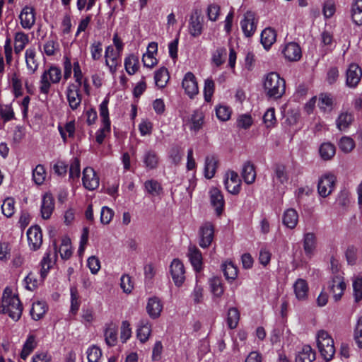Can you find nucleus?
I'll list each match as a JSON object with an SVG mask.
<instances>
[{
  "label": "nucleus",
  "instance_id": "obj_17",
  "mask_svg": "<svg viewBox=\"0 0 362 362\" xmlns=\"http://www.w3.org/2000/svg\"><path fill=\"white\" fill-rule=\"evenodd\" d=\"M281 53L284 58L289 62L299 61L302 57L301 49L296 42H289L285 45Z\"/></svg>",
  "mask_w": 362,
  "mask_h": 362
},
{
  "label": "nucleus",
  "instance_id": "obj_26",
  "mask_svg": "<svg viewBox=\"0 0 362 362\" xmlns=\"http://www.w3.org/2000/svg\"><path fill=\"white\" fill-rule=\"evenodd\" d=\"M211 205L214 207L217 215H221L224 208V199L221 192L216 187L209 192Z\"/></svg>",
  "mask_w": 362,
  "mask_h": 362
},
{
  "label": "nucleus",
  "instance_id": "obj_43",
  "mask_svg": "<svg viewBox=\"0 0 362 362\" xmlns=\"http://www.w3.org/2000/svg\"><path fill=\"white\" fill-rule=\"evenodd\" d=\"M320 157L324 160L332 159L336 153V148L334 144L330 142L322 143L319 148Z\"/></svg>",
  "mask_w": 362,
  "mask_h": 362
},
{
  "label": "nucleus",
  "instance_id": "obj_1",
  "mask_svg": "<svg viewBox=\"0 0 362 362\" xmlns=\"http://www.w3.org/2000/svg\"><path fill=\"white\" fill-rule=\"evenodd\" d=\"M2 313L7 314L13 321H18L22 315L23 305L17 296L6 287L2 295Z\"/></svg>",
  "mask_w": 362,
  "mask_h": 362
},
{
  "label": "nucleus",
  "instance_id": "obj_27",
  "mask_svg": "<svg viewBox=\"0 0 362 362\" xmlns=\"http://www.w3.org/2000/svg\"><path fill=\"white\" fill-rule=\"evenodd\" d=\"M124 66L129 75L135 74L140 68L139 56L135 54H127L124 59Z\"/></svg>",
  "mask_w": 362,
  "mask_h": 362
},
{
  "label": "nucleus",
  "instance_id": "obj_35",
  "mask_svg": "<svg viewBox=\"0 0 362 362\" xmlns=\"http://www.w3.org/2000/svg\"><path fill=\"white\" fill-rule=\"evenodd\" d=\"M298 222V214L294 209H286L283 214V223L288 228H294Z\"/></svg>",
  "mask_w": 362,
  "mask_h": 362
},
{
  "label": "nucleus",
  "instance_id": "obj_38",
  "mask_svg": "<svg viewBox=\"0 0 362 362\" xmlns=\"http://www.w3.org/2000/svg\"><path fill=\"white\" fill-rule=\"evenodd\" d=\"M321 45L323 49V55L331 52L336 46V42L333 39V36L327 31H324L321 34Z\"/></svg>",
  "mask_w": 362,
  "mask_h": 362
},
{
  "label": "nucleus",
  "instance_id": "obj_2",
  "mask_svg": "<svg viewBox=\"0 0 362 362\" xmlns=\"http://www.w3.org/2000/svg\"><path fill=\"white\" fill-rule=\"evenodd\" d=\"M263 85L266 95L269 98L279 99L285 93V80L276 72H270L267 74Z\"/></svg>",
  "mask_w": 362,
  "mask_h": 362
},
{
  "label": "nucleus",
  "instance_id": "obj_55",
  "mask_svg": "<svg viewBox=\"0 0 362 362\" xmlns=\"http://www.w3.org/2000/svg\"><path fill=\"white\" fill-rule=\"evenodd\" d=\"M2 214L8 217H11L15 213V201L11 197L6 198L1 205Z\"/></svg>",
  "mask_w": 362,
  "mask_h": 362
},
{
  "label": "nucleus",
  "instance_id": "obj_28",
  "mask_svg": "<svg viewBox=\"0 0 362 362\" xmlns=\"http://www.w3.org/2000/svg\"><path fill=\"white\" fill-rule=\"evenodd\" d=\"M296 298L298 300H305L308 296L309 287L307 281L303 279H297L293 286Z\"/></svg>",
  "mask_w": 362,
  "mask_h": 362
},
{
  "label": "nucleus",
  "instance_id": "obj_20",
  "mask_svg": "<svg viewBox=\"0 0 362 362\" xmlns=\"http://www.w3.org/2000/svg\"><path fill=\"white\" fill-rule=\"evenodd\" d=\"M54 209V199L49 192L45 193L42 198L40 213L43 219L50 218Z\"/></svg>",
  "mask_w": 362,
  "mask_h": 362
},
{
  "label": "nucleus",
  "instance_id": "obj_24",
  "mask_svg": "<svg viewBox=\"0 0 362 362\" xmlns=\"http://www.w3.org/2000/svg\"><path fill=\"white\" fill-rule=\"evenodd\" d=\"M346 85L349 87H356L359 83L362 70L356 64H351L346 70Z\"/></svg>",
  "mask_w": 362,
  "mask_h": 362
},
{
  "label": "nucleus",
  "instance_id": "obj_44",
  "mask_svg": "<svg viewBox=\"0 0 362 362\" xmlns=\"http://www.w3.org/2000/svg\"><path fill=\"white\" fill-rule=\"evenodd\" d=\"M217 160L213 156H208L205 159L204 175L206 178H212L216 173L217 168Z\"/></svg>",
  "mask_w": 362,
  "mask_h": 362
},
{
  "label": "nucleus",
  "instance_id": "obj_41",
  "mask_svg": "<svg viewBox=\"0 0 362 362\" xmlns=\"http://www.w3.org/2000/svg\"><path fill=\"white\" fill-rule=\"evenodd\" d=\"M242 176L247 184H252L256 178V172L254 165L250 162L244 163L242 170Z\"/></svg>",
  "mask_w": 362,
  "mask_h": 362
},
{
  "label": "nucleus",
  "instance_id": "obj_57",
  "mask_svg": "<svg viewBox=\"0 0 362 362\" xmlns=\"http://www.w3.org/2000/svg\"><path fill=\"white\" fill-rule=\"evenodd\" d=\"M225 277L228 280H234L238 276V269L232 262H226L222 265Z\"/></svg>",
  "mask_w": 362,
  "mask_h": 362
},
{
  "label": "nucleus",
  "instance_id": "obj_48",
  "mask_svg": "<svg viewBox=\"0 0 362 362\" xmlns=\"http://www.w3.org/2000/svg\"><path fill=\"white\" fill-rule=\"evenodd\" d=\"M318 107L325 113L330 112L333 109L332 98L327 93L320 94L318 99Z\"/></svg>",
  "mask_w": 362,
  "mask_h": 362
},
{
  "label": "nucleus",
  "instance_id": "obj_13",
  "mask_svg": "<svg viewBox=\"0 0 362 362\" xmlns=\"http://www.w3.org/2000/svg\"><path fill=\"white\" fill-rule=\"evenodd\" d=\"M80 86L71 83L68 86L66 95L69 105L72 110H77L81 103L82 95Z\"/></svg>",
  "mask_w": 362,
  "mask_h": 362
},
{
  "label": "nucleus",
  "instance_id": "obj_52",
  "mask_svg": "<svg viewBox=\"0 0 362 362\" xmlns=\"http://www.w3.org/2000/svg\"><path fill=\"white\" fill-rule=\"evenodd\" d=\"M71 295V308L70 311L75 315L79 309L81 305L80 296L76 286L70 288Z\"/></svg>",
  "mask_w": 362,
  "mask_h": 362
},
{
  "label": "nucleus",
  "instance_id": "obj_23",
  "mask_svg": "<svg viewBox=\"0 0 362 362\" xmlns=\"http://www.w3.org/2000/svg\"><path fill=\"white\" fill-rule=\"evenodd\" d=\"M21 25L24 29L30 30L35 22V9L32 6H25L19 16Z\"/></svg>",
  "mask_w": 362,
  "mask_h": 362
},
{
  "label": "nucleus",
  "instance_id": "obj_31",
  "mask_svg": "<svg viewBox=\"0 0 362 362\" xmlns=\"http://www.w3.org/2000/svg\"><path fill=\"white\" fill-rule=\"evenodd\" d=\"M289 180L286 167L281 164L276 165L274 168V175L273 177V182L274 185H284L288 183Z\"/></svg>",
  "mask_w": 362,
  "mask_h": 362
},
{
  "label": "nucleus",
  "instance_id": "obj_3",
  "mask_svg": "<svg viewBox=\"0 0 362 362\" xmlns=\"http://www.w3.org/2000/svg\"><path fill=\"white\" fill-rule=\"evenodd\" d=\"M62 78L61 69L56 65H50L42 73L39 81V90L42 94L47 95L52 84H57Z\"/></svg>",
  "mask_w": 362,
  "mask_h": 362
},
{
  "label": "nucleus",
  "instance_id": "obj_14",
  "mask_svg": "<svg viewBox=\"0 0 362 362\" xmlns=\"http://www.w3.org/2000/svg\"><path fill=\"white\" fill-rule=\"evenodd\" d=\"M224 185L229 193L233 194H238L241 185V180L238 174L233 170L228 171L225 175Z\"/></svg>",
  "mask_w": 362,
  "mask_h": 362
},
{
  "label": "nucleus",
  "instance_id": "obj_30",
  "mask_svg": "<svg viewBox=\"0 0 362 362\" xmlns=\"http://www.w3.org/2000/svg\"><path fill=\"white\" fill-rule=\"evenodd\" d=\"M163 310V305L159 298L153 297L148 299L146 310L151 318H157L160 316Z\"/></svg>",
  "mask_w": 362,
  "mask_h": 362
},
{
  "label": "nucleus",
  "instance_id": "obj_5",
  "mask_svg": "<svg viewBox=\"0 0 362 362\" xmlns=\"http://www.w3.org/2000/svg\"><path fill=\"white\" fill-rule=\"evenodd\" d=\"M346 288V284L344 278L341 274L334 275L328 282L327 289L332 294L335 301L341 299Z\"/></svg>",
  "mask_w": 362,
  "mask_h": 362
},
{
  "label": "nucleus",
  "instance_id": "obj_15",
  "mask_svg": "<svg viewBox=\"0 0 362 362\" xmlns=\"http://www.w3.org/2000/svg\"><path fill=\"white\" fill-rule=\"evenodd\" d=\"M204 115L201 110H195L188 118H183L184 124L191 131L199 132L204 124Z\"/></svg>",
  "mask_w": 362,
  "mask_h": 362
},
{
  "label": "nucleus",
  "instance_id": "obj_34",
  "mask_svg": "<svg viewBox=\"0 0 362 362\" xmlns=\"http://www.w3.org/2000/svg\"><path fill=\"white\" fill-rule=\"evenodd\" d=\"M188 257L194 269L199 271L202 265V255L200 250L195 246H189Z\"/></svg>",
  "mask_w": 362,
  "mask_h": 362
},
{
  "label": "nucleus",
  "instance_id": "obj_54",
  "mask_svg": "<svg viewBox=\"0 0 362 362\" xmlns=\"http://www.w3.org/2000/svg\"><path fill=\"white\" fill-rule=\"evenodd\" d=\"M46 178V170L42 165H37L33 170V180L37 185L44 183Z\"/></svg>",
  "mask_w": 362,
  "mask_h": 362
},
{
  "label": "nucleus",
  "instance_id": "obj_56",
  "mask_svg": "<svg viewBox=\"0 0 362 362\" xmlns=\"http://www.w3.org/2000/svg\"><path fill=\"white\" fill-rule=\"evenodd\" d=\"M0 117L4 122L15 119V113L11 105H0Z\"/></svg>",
  "mask_w": 362,
  "mask_h": 362
},
{
  "label": "nucleus",
  "instance_id": "obj_29",
  "mask_svg": "<svg viewBox=\"0 0 362 362\" xmlns=\"http://www.w3.org/2000/svg\"><path fill=\"white\" fill-rule=\"evenodd\" d=\"M59 252L62 259H67L72 255V250L71 245V240L68 237H64L62 239L61 245L57 250L56 245H54V257H56L57 252Z\"/></svg>",
  "mask_w": 362,
  "mask_h": 362
},
{
  "label": "nucleus",
  "instance_id": "obj_45",
  "mask_svg": "<svg viewBox=\"0 0 362 362\" xmlns=\"http://www.w3.org/2000/svg\"><path fill=\"white\" fill-rule=\"evenodd\" d=\"M145 190L150 195L156 197L163 192V187L159 182L156 180H148L144 182Z\"/></svg>",
  "mask_w": 362,
  "mask_h": 362
},
{
  "label": "nucleus",
  "instance_id": "obj_42",
  "mask_svg": "<svg viewBox=\"0 0 362 362\" xmlns=\"http://www.w3.org/2000/svg\"><path fill=\"white\" fill-rule=\"evenodd\" d=\"M315 359V354L312 348L305 345L296 357V362H313Z\"/></svg>",
  "mask_w": 362,
  "mask_h": 362
},
{
  "label": "nucleus",
  "instance_id": "obj_4",
  "mask_svg": "<svg viewBox=\"0 0 362 362\" xmlns=\"http://www.w3.org/2000/svg\"><path fill=\"white\" fill-rule=\"evenodd\" d=\"M318 350L326 361H330L335 353L334 340L325 330H320L316 336Z\"/></svg>",
  "mask_w": 362,
  "mask_h": 362
},
{
  "label": "nucleus",
  "instance_id": "obj_51",
  "mask_svg": "<svg viewBox=\"0 0 362 362\" xmlns=\"http://www.w3.org/2000/svg\"><path fill=\"white\" fill-rule=\"evenodd\" d=\"M154 78L156 85L158 87L164 88L169 80L168 69L165 67L160 68L156 71Z\"/></svg>",
  "mask_w": 362,
  "mask_h": 362
},
{
  "label": "nucleus",
  "instance_id": "obj_60",
  "mask_svg": "<svg viewBox=\"0 0 362 362\" xmlns=\"http://www.w3.org/2000/svg\"><path fill=\"white\" fill-rule=\"evenodd\" d=\"M88 362H101L102 351L96 346H92L87 349Z\"/></svg>",
  "mask_w": 362,
  "mask_h": 362
},
{
  "label": "nucleus",
  "instance_id": "obj_61",
  "mask_svg": "<svg viewBox=\"0 0 362 362\" xmlns=\"http://www.w3.org/2000/svg\"><path fill=\"white\" fill-rule=\"evenodd\" d=\"M215 85L211 78H206L204 81V97L206 102L211 100L213 94L214 93Z\"/></svg>",
  "mask_w": 362,
  "mask_h": 362
},
{
  "label": "nucleus",
  "instance_id": "obj_37",
  "mask_svg": "<svg viewBox=\"0 0 362 362\" xmlns=\"http://www.w3.org/2000/svg\"><path fill=\"white\" fill-rule=\"evenodd\" d=\"M29 42L28 35L23 32H17L14 36V52L21 53Z\"/></svg>",
  "mask_w": 362,
  "mask_h": 362
},
{
  "label": "nucleus",
  "instance_id": "obj_7",
  "mask_svg": "<svg viewBox=\"0 0 362 362\" xmlns=\"http://www.w3.org/2000/svg\"><path fill=\"white\" fill-rule=\"evenodd\" d=\"M214 238V227L210 222L203 223L199 229V244L202 248H207Z\"/></svg>",
  "mask_w": 362,
  "mask_h": 362
},
{
  "label": "nucleus",
  "instance_id": "obj_50",
  "mask_svg": "<svg viewBox=\"0 0 362 362\" xmlns=\"http://www.w3.org/2000/svg\"><path fill=\"white\" fill-rule=\"evenodd\" d=\"M189 30L193 37H197L201 35L202 32V23L199 16H192L191 17L189 23Z\"/></svg>",
  "mask_w": 362,
  "mask_h": 362
},
{
  "label": "nucleus",
  "instance_id": "obj_62",
  "mask_svg": "<svg viewBox=\"0 0 362 362\" xmlns=\"http://www.w3.org/2000/svg\"><path fill=\"white\" fill-rule=\"evenodd\" d=\"M263 122L267 128L274 127L276 122L274 108L270 107L265 112L263 115Z\"/></svg>",
  "mask_w": 362,
  "mask_h": 362
},
{
  "label": "nucleus",
  "instance_id": "obj_6",
  "mask_svg": "<svg viewBox=\"0 0 362 362\" xmlns=\"http://www.w3.org/2000/svg\"><path fill=\"white\" fill-rule=\"evenodd\" d=\"M121 53L115 50L112 45H109L105 48V65L107 66L110 73L115 75L120 65Z\"/></svg>",
  "mask_w": 362,
  "mask_h": 362
},
{
  "label": "nucleus",
  "instance_id": "obj_64",
  "mask_svg": "<svg viewBox=\"0 0 362 362\" xmlns=\"http://www.w3.org/2000/svg\"><path fill=\"white\" fill-rule=\"evenodd\" d=\"M354 296L356 302L362 300V278L357 277L353 281Z\"/></svg>",
  "mask_w": 362,
  "mask_h": 362
},
{
  "label": "nucleus",
  "instance_id": "obj_11",
  "mask_svg": "<svg viewBox=\"0 0 362 362\" xmlns=\"http://www.w3.org/2000/svg\"><path fill=\"white\" fill-rule=\"evenodd\" d=\"M185 94L191 99L199 93V86L195 76L190 71L185 74L182 81Z\"/></svg>",
  "mask_w": 362,
  "mask_h": 362
},
{
  "label": "nucleus",
  "instance_id": "obj_21",
  "mask_svg": "<svg viewBox=\"0 0 362 362\" xmlns=\"http://www.w3.org/2000/svg\"><path fill=\"white\" fill-rule=\"evenodd\" d=\"M108 103L109 97L106 96L99 107L100 116L102 121V126L99 130L107 134L110 132V120L109 118V110L107 107Z\"/></svg>",
  "mask_w": 362,
  "mask_h": 362
},
{
  "label": "nucleus",
  "instance_id": "obj_53",
  "mask_svg": "<svg viewBox=\"0 0 362 362\" xmlns=\"http://www.w3.org/2000/svg\"><path fill=\"white\" fill-rule=\"evenodd\" d=\"M240 320V313L236 308H230L227 313V324L229 328L234 329L237 327Z\"/></svg>",
  "mask_w": 362,
  "mask_h": 362
},
{
  "label": "nucleus",
  "instance_id": "obj_63",
  "mask_svg": "<svg viewBox=\"0 0 362 362\" xmlns=\"http://www.w3.org/2000/svg\"><path fill=\"white\" fill-rule=\"evenodd\" d=\"M216 114L218 119L227 121L231 115V110L226 105H220L216 107Z\"/></svg>",
  "mask_w": 362,
  "mask_h": 362
},
{
  "label": "nucleus",
  "instance_id": "obj_12",
  "mask_svg": "<svg viewBox=\"0 0 362 362\" xmlns=\"http://www.w3.org/2000/svg\"><path fill=\"white\" fill-rule=\"evenodd\" d=\"M27 238L29 247L31 250L36 251L42 244V233L39 226H33L27 230Z\"/></svg>",
  "mask_w": 362,
  "mask_h": 362
},
{
  "label": "nucleus",
  "instance_id": "obj_46",
  "mask_svg": "<svg viewBox=\"0 0 362 362\" xmlns=\"http://www.w3.org/2000/svg\"><path fill=\"white\" fill-rule=\"evenodd\" d=\"M36 346L37 341L35 337L33 334H29L23 344V347L21 353V358L25 360Z\"/></svg>",
  "mask_w": 362,
  "mask_h": 362
},
{
  "label": "nucleus",
  "instance_id": "obj_39",
  "mask_svg": "<svg viewBox=\"0 0 362 362\" xmlns=\"http://www.w3.org/2000/svg\"><path fill=\"white\" fill-rule=\"evenodd\" d=\"M47 310V303L44 301H37L33 303L30 315L34 320L41 319Z\"/></svg>",
  "mask_w": 362,
  "mask_h": 362
},
{
  "label": "nucleus",
  "instance_id": "obj_58",
  "mask_svg": "<svg viewBox=\"0 0 362 362\" xmlns=\"http://www.w3.org/2000/svg\"><path fill=\"white\" fill-rule=\"evenodd\" d=\"M210 287L211 293L215 297L220 298L224 292L222 282L218 278L215 277L210 279Z\"/></svg>",
  "mask_w": 362,
  "mask_h": 362
},
{
  "label": "nucleus",
  "instance_id": "obj_47",
  "mask_svg": "<svg viewBox=\"0 0 362 362\" xmlns=\"http://www.w3.org/2000/svg\"><path fill=\"white\" fill-rule=\"evenodd\" d=\"M105 339L108 346L115 345L117 339V329L115 325L111 323L107 325L105 330Z\"/></svg>",
  "mask_w": 362,
  "mask_h": 362
},
{
  "label": "nucleus",
  "instance_id": "obj_22",
  "mask_svg": "<svg viewBox=\"0 0 362 362\" xmlns=\"http://www.w3.org/2000/svg\"><path fill=\"white\" fill-rule=\"evenodd\" d=\"M7 79L11 84L12 93L16 98L23 94V82L16 71H11L7 74Z\"/></svg>",
  "mask_w": 362,
  "mask_h": 362
},
{
  "label": "nucleus",
  "instance_id": "obj_33",
  "mask_svg": "<svg viewBox=\"0 0 362 362\" xmlns=\"http://www.w3.org/2000/svg\"><path fill=\"white\" fill-rule=\"evenodd\" d=\"M57 129L61 135L63 142L66 143L68 137H74L76 132L75 121H69L66 122L64 125L59 124Z\"/></svg>",
  "mask_w": 362,
  "mask_h": 362
},
{
  "label": "nucleus",
  "instance_id": "obj_49",
  "mask_svg": "<svg viewBox=\"0 0 362 362\" xmlns=\"http://www.w3.org/2000/svg\"><path fill=\"white\" fill-rule=\"evenodd\" d=\"M351 18L356 25H362V0H355L351 7Z\"/></svg>",
  "mask_w": 362,
  "mask_h": 362
},
{
  "label": "nucleus",
  "instance_id": "obj_59",
  "mask_svg": "<svg viewBox=\"0 0 362 362\" xmlns=\"http://www.w3.org/2000/svg\"><path fill=\"white\" fill-rule=\"evenodd\" d=\"M59 49V43L54 39H48L43 46L44 53L47 56H53Z\"/></svg>",
  "mask_w": 362,
  "mask_h": 362
},
{
  "label": "nucleus",
  "instance_id": "obj_19",
  "mask_svg": "<svg viewBox=\"0 0 362 362\" xmlns=\"http://www.w3.org/2000/svg\"><path fill=\"white\" fill-rule=\"evenodd\" d=\"M144 167L147 170L156 169L159 165L160 158L155 150L147 149L141 156Z\"/></svg>",
  "mask_w": 362,
  "mask_h": 362
},
{
  "label": "nucleus",
  "instance_id": "obj_9",
  "mask_svg": "<svg viewBox=\"0 0 362 362\" xmlns=\"http://www.w3.org/2000/svg\"><path fill=\"white\" fill-rule=\"evenodd\" d=\"M170 272L176 286H181L185 280V269L183 263L175 259L170 264Z\"/></svg>",
  "mask_w": 362,
  "mask_h": 362
},
{
  "label": "nucleus",
  "instance_id": "obj_16",
  "mask_svg": "<svg viewBox=\"0 0 362 362\" xmlns=\"http://www.w3.org/2000/svg\"><path fill=\"white\" fill-rule=\"evenodd\" d=\"M25 61L28 74L29 75L35 74L40 65V62L37 57V51L35 47H29L25 50Z\"/></svg>",
  "mask_w": 362,
  "mask_h": 362
},
{
  "label": "nucleus",
  "instance_id": "obj_8",
  "mask_svg": "<svg viewBox=\"0 0 362 362\" xmlns=\"http://www.w3.org/2000/svg\"><path fill=\"white\" fill-rule=\"evenodd\" d=\"M336 177L332 174H325L318 181L317 191L322 197L329 196L334 189Z\"/></svg>",
  "mask_w": 362,
  "mask_h": 362
},
{
  "label": "nucleus",
  "instance_id": "obj_25",
  "mask_svg": "<svg viewBox=\"0 0 362 362\" xmlns=\"http://www.w3.org/2000/svg\"><path fill=\"white\" fill-rule=\"evenodd\" d=\"M303 245L305 254L311 257L314 255L317 247V238L314 233L307 232L303 235Z\"/></svg>",
  "mask_w": 362,
  "mask_h": 362
},
{
  "label": "nucleus",
  "instance_id": "obj_18",
  "mask_svg": "<svg viewBox=\"0 0 362 362\" xmlns=\"http://www.w3.org/2000/svg\"><path fill=\"white\" fill-rule=\"evenodd\" d=\"M255 15L252 11H247L240 21L243 32L246 37L252 36L256 30Z\"/></svg>",
  "mask_w": 362,
  "mask_h": 362
},
{
  "label": "nucleus",
  "instance_id": "obj_10",
  "mask_svg": "<svg viewBox=\"0 0 362 362\" xmlns=\"http://www.w3.org/2000/svg\"><path fill=\"white\" fill-rule=\"evenodd\" d=\"M82 183L83 187L89 190L96 189L100 185V179L93 168L86 167L83 170Z\"/></svg>",
  "mask_w": 362,
  "mask_h": 362
},
{
  "label": "nucleus",
  "instance_id": "obj_36",
  "mask_svg": "<svg viewBox=\"0 0 362 362\" xmlns=\"http://www.w3.org/2000/svg\"><path fill=\"white\" fill-rule=\"evenodd\" d=\"M276 33L272 28H265L261 34V42L266 49H269L276 42Z\"/></svg>",
  "mask_w": 362,
  "mask_h": 362
},
{
  "label": "nucleus",
  "instance_id": "obj_32",
  "mask_svg": "<svg viewBox=\"0 0 362 362\" xmlns=\"http://www.w3.org/2000/svg\"><path fill=\"white\" fill-rule=\"evenodd\" d=\"M354 119V115L351 112H341L336 119L337 128L341 132L346 131L351 125Z\"/></svg>",
  "mask_w": 362,
  "mask_h": 362
},
{
  "label": "nucleus",
  "instance_id": "obj_40",
  "mask_svg": "<svg viewBox=\"0 0 362 362\" xmlns=\"http://www.w3.org/2000/svg\"><path fill=\"white\" fill-rule=\"evenodd\" d=\"M151 333V325L147 320H141L137 329V337L141 342L148 340Z\"/></svg>",
  "mask_w": 362,
  "mask_h": 362
}]
</instances>
